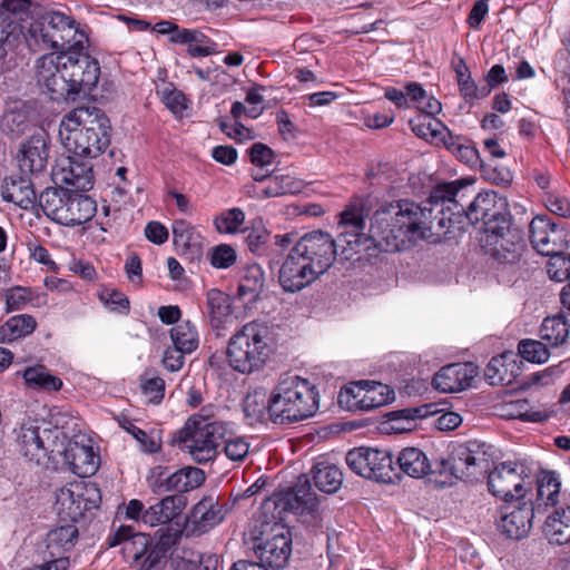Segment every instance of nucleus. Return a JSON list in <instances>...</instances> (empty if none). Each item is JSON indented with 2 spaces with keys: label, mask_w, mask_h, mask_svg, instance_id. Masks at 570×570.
I'll use <instances>...</instances> for the list:
<instances>
[{
  "label": "nucleus",
  "mask_w": 570,
  "mask_h": 570,
  "mask_svg": "<svg viewBox=\"0 0 570 570\" xmlns=\"http://www.w3.org/2000/svg\"><path fill=\"white\" fill-rule=\"evenodd\" d=\"M568 334V324L561 315L546 317L540 327V337L552 346L562 344Z\"/></svg>",
  "instance_id": "49"
},
{
  "label": "nucleus",
  "mask_w": 570,
  "mask_h": 570,
  "mask_svg": "<svg viewBox=\"0 0 570 570\" xmlns=\"http://www.w3.org/2000/svg\"><path fill=\"white\" fill-rule=\"evenodd\" d=\"M546 207L560 217L570 216V200L559 194H548L544 198Z\"/></svg>",
  "instance_id": "63"
},
{
  "label": "nucleus",
  "mask_w": 570,
  "mask_h": 570,
  "mask_svg": "<svg viewBox=\"0 0 570 570\" xmlns=\"http://www.w3.org/2000/svg\"><path fill=\"white\" fill-rule=\"evenodd\" d=\"M205 481L203 470L195 466L183 468L171 474L160 472L150 482L153 493L161 495L166 492L181 494L200 487Z\"/></svg>",
  "instance_id": "20"
},
{
  "label": "nucleus",
  "mask_w": 570,
  "mask_h": 570,
  "mask_svg": "<svg viewBox=\"0 0 570 570\" xmlns=\"http://www.w3.org/2000/svg\"><path fill=\"white\" fill-rule=\"evenodd\" d=\"M227 510L219 505L218 498L204 497L193 509V519L198 529L206 531L220 523Z\"/></svg>",
  "instance_id": "35"
},
{
  "label": "nucleus",
  "mask_w": 570,
  "mask_h": 570,
  "mask_svg": "<svg viewBox=\"0 0 570 570\" xmlns=\"http://www.w3.org/2000/svg\"><path fill=\"white\" fill-rule=\"evenodd\" d=\"M529 234L532 247L543 256L568 249V232L546 216H537L531 220Z\"/></svg>",
  "instance_id": "16"
},
{
  "label": "nucleus",
  "mask_w": 570,
  "mask_h": 570,
  "mask_svg": "<svg viewBox=\"0 0 570 570\" xmlns=\"http://www.w3.org/2000/svg\"><path fill=\"white\" fill-rule=\"evenodd\" d=\"M50 137L45 128H36L32 134L20 142L17 161L23 174L42 173L48 164Z\"/></svg>",
  "instance_id": "18"
},
{
  "label": "nucleus",
  "mask_w": 570,
  "mask_h": 570,
  "mask_svg": "<svg viewBox=\"0 0 570 570\" xmlns=\"http://www.w3.org/2000/svg\"><path fill=\"white\" fill-rule=\"evenodd\" d=\"M141 390L148 402L159 403L165 395V381L159 376L141 379Z\"/></svg>",
  "instance_id": "57"
},
{
  "label": "nucleus",
  "mask_w": 570,
  "mask_h": 570,
  "mask_svg": "<svg viewBox=\"0 0 570 570\" xmlns=\"http://www.w3.org/2000/svg\"><path fill=\"white\" fill-rule=\"evenodd\" d=\"M479 367L471 362L453 363L443 366L433 377V386L443 393H454L468 389L478 375Z\"/></svg>",
  "instance_id": "23"
},
{
  "label": "nucleus",
  "mask_w": 570,
  "mask_h": 570,
  "mask_svg": "<svg viewBox=\"0 0 570 570\" xmlns=\"http://www.w3.org/2000/svg\"><path fill=\"white\" fill-rule=\"evenodd\" d=\"M441 141L452 155L469 167L476 168L482 166L478 149L466 137L453 135L445 130Z\"/></svg>",
  "instance_id": "36"
},
{
  "label": "nucleus",
  "mask_w": 570,
  "mask_h": 570,
  "mask_svg": "<svg viewBox=\"0 0 570 570\" xmlns=\"http://www.w3.org/2000/svg\"><path fill=\"white\" fill-rule=\"evenodd\" d=\"M271 330L258 322H249L229 340L227 357L230 366L243 374L259 370L271 353Z\"/></svg>",
  "instance_id": "7"
},
{
  "label": "nucleus",
  "mask_w": 570,
  "mask_h": 570,
  "mask_svg": "<svg viewBox=\"0 0 570 570\" xmlns=\"http://www.w3.org/2000/svg\"><path fill=\"white\" fill-rule=\"evenodd\" d=\"M30 7V0H0V23L7 21L10 16L27 12Z\"/></svg>",
  "instance_id": "62"
},
{
  "label": "nucleus",
  "mask_w": 570,
  "mask_h": 570,
  "mask_svg": "<svg viewBox=\"0 0 570 570\" xmlns=\"http://www.w3.org/2000/svg\"><path fill=\"white\" fill-rule=\"evenodd\" d=\"M117 421L119 426L122 428L129 434H131L132 438L140 444V449L144 452L156 453L159 450L160 444L154 438V435H150L142 431L141 429H139L138 426H136L130 419L126 416H120L117 419Z\"/></svg>",
  "instance_id": "50"
},
{
  "label": "nucleus",
  "mask_w": 570,
  "mask_h": 570,
  "mask_svg": "<svg viewBox=\"0 0 570 570\" xmlns=\"http://www.w3.org/2000/svg\"><path fill=\"white\" fill-rule=\"evenodd\" d=\"M317 277V272L302 256L295 253V247L293 246L278 273L279 284L284 291L291 293L298 292Z\"/></svg>",
  "instance_id": "21"
},
{
  "label": "nucleus",
  "mask_w": 570,
  "mask_h": 570,
  "mask_svg": "<svg viewBox=\"0 0 570 570\" xmlns=\"http://www.w3.org/2000/svg\"><path fill=\"white\" fill-rule=\"evenodd\" d=\"M269 233L264 227L253 228L245 237L249 250L256 255H263L266 252V244Z\"/></svg>",
  "instance_id": "60"
},
{
  "label": "nucleus",
  "mask_w": 570,
  "mask_h": 570,
  "mask_svg": "<svg viewBox=\"0 0 570 570\" xmlns=\"http://www.w3.org/2000/svg\"><path fill=\"white\" fill-rule=\"evenodd\" d=\"M346 464L356 474L377 482L393 481V460L387 451L371 448H356L347 452Z\"/></svg>",
  "instance_id": "14"
},
{
  "label": "nucleus",
  "mask_w": 570,
  "mask_h": 570,
  "mask_svg": "<svg viewBox=\"0 0 570 570\" xmlns=\"http://www.w3.org/2000/svg\"><path fill=\"white\" fill-rule=\"evenodd\" d=\"M79 537L78 528L73 523H67L50 530L46 537V554L52 559L66 558Z\"/></svg>",
  "instance_id": "31"
},
{
  "label": "nucleus",
  "mask_w": 570,
  "mask_h": 570,
  "mask_svg": "<svg viewBox=\"0 0 570 570\" xmlns=\"http://www.w3.org/2000/svg\"><path fill=\"white\" fill-rule=\"evenodd\" d=\"M170 338L175 347L190 354L199 344L196 326L189 321L181 322L170 330Z\"/></svg>",
  "instance_id": "48"
},
{
  "label": "nucleus",
  "mask_w": 570,
  "mask_h": 570,
  "mask_svg": "<svg viewBox=\"0 0 570 570\" xmlns=\"http://www.w3.org/2000/svg\"><path fill=\"white\" fill-rule=\"evenodd\" d=\"M1 194L6 202L13 203L24 209L36 202L32 183L24 176L7 177L1 185Z\"/></svg>",
  "instance_id": "32"
},
{
  "label": "nucleus",
  "mask_w": 570,
  "mask_h": 570,
  "mask_svg": "<svg viewBox=\"0 0 570 570\" xmlns=\"http://www.w3.org/2000/svg\"><path fill=\"white\" fill-rule=\"evenodd\" d=\"M158 537L155 541H149L145 535H137L136 540L144 547L149 546L142 553H136L135 559L138 560L145 554L142 562L147 563L156 570H161L165 564V560L169 551L177 544L180 534L177 530L175 531H157Z\"/></svg>",
  "instance_id": "24"
},
{
  "label": "nucleus",
  "mask_w": 570,
  "mask_h": 570,
  "mask_svg": "<svg viewBox=\"0 0 570 570\" xmlns=\"http://www.w3.org/2000/svg\"><path fill=\"white\" fill-rule=\"evenodd\" d=\"M519 354L532 363H544L549 358V351L544 343L533 340H523L518 346Z\"/></svg>",
  "instance_id": "54"
},
{
  "label": "nucleus",
  "mask_w": 570,
  "mask_h": 570,
  "mask_svg": "<svg viewBox=\"0 0 570 570\" xmlns=\"http://www.w3.org/2000/svg\"><path fill=\"white\" fill-rule=\"evenodd\" d=\"M217 562L213 554L189 547L175 548L169 558L173 570H216Z\"/></svg>",
  "instance_id": "29"
},
{
  "label": "nucleus",
  "mask_w": 570,
  "mask_h": 570,
  "mask_svg": "<svg viewBox=\"0 0 570 570\" xmlns=\"http://www.w3.org/2000/svg\"><path fill=\"white\" fill-rule=\"evenodd\" d=\"M317 507V497L312 491L309 479L306 475L298 478L291 491L275 494L265 500L262 510L265 515L271 514L273 520H283V513L291 511L296 514L314 512Z\"/></svg>",
  "instance_id": "12"
},
{
  "label": "nucleus",
  "mask_w": 570,
  "mask_h": 570,
  "mask_svg": "<svg viewBox=\"0 0 570 570\" xmlns=\"http://www.w3.org/2000/svg\"><path fill=\"white\" fill-rule=\"evenodd\" d=\"M30 301L29 292L24 287H13L6 293V312L22 309Z\"/></svg>",
  "instance_id": "61"
},
{
  "label": "nucleus",
  "mask_w": 570,
  "mask_h": 570,
  "mask_svg": "<svg viewBox=\"0 0 570 570\" xmlns=\"http://www.w3.org/2000/svg\"><path fill=\"white\" fill-rule=\"evenodd\" d=\"M38 122L39 114L33 102L13 100L6 105L0 118V129L7 137L18 139L28 132L31 135L36 128H41Z\"/></svg>",
  "instance_id": "15"
},
{
  "label": "nucleus",
  "mask_w": 570,
  "mask_h": 570,
  "mask_svg": "<svg viewBox=\"0 0 570 570\" xmlns=\"http://www.w3.org/2000/svg\"><path fill=\"white\" fill-rule=\"evenodd\" d=\"M264 281L265 274L259 265L247 266L238 286V297L246 299V303L256 302L264 287Z\"/></svg>",
  "instance_id": "43"
},
{
  "label": "nucleus",
  "mask_w": 570,
  "mask_h": 570,
  "mask_svg": "<svg viewBox=\"0 0 570 570\" xmlns=\"http://www.w3.org/2000/svg\"><path fill=\"white\" fill-rule=\"evenodd\" d=\"M507 198L493 190L478 194L465 208L466 218L472 225L481 224L483 235L494 230H507L511 223Z\"/></svg>",
  "instance_id": "11"
},
{
  "label": "nucleus",
  "mask_w": 570,
  "mask_h": 570,
  "mask_svg": "<svg viewBox=\"0 0 570 570\" xmlns=\"http://www.w3.org/2000/svg\"><path fill=\"white\" fill-rule=\"evenodd\" d=\"M465 185L462 181H450L436 185L431 194L429 202L431 205L449 204V210L456 209L458 213L464 212V189Z\"/></svg>",
  "instance_id": "37"
},
{
  "label": "nucleus",
  "mask_w": 570,
  "mask_h": 570,
  "mask_svg": "<svg viewBox=\"0 0 570 570\" xmlns=\"http://www.w3.org/2000/svg\"><path fill=\"white\" fill-rule=\"evenodd\" d=\"M433 209L403 199L377 209L371 220L366 244L382 252H399L420 239L429 238L434 228Z\"/></svg>",
  "instance_id": "3"
},
{
  "label": "nucleus",
  "mask_w": 570,
  "mask_h": 570,
  "mask_svg": "<svg viewBox=\"0 0 570 570\" xmlns=\"http://www.w3.org/2000/svg\"><path fill=\"white\" fill-rule=\"evenodd\" d=\"M70 191L71 190L61 187H50L46 188L40 194L39 206L53 222L61 224Z\"/></svg>",
  "instance_id": "42"
},
{
  "label": "nucleus",
  "mask_w": 570,
  "mask_h": 570,
  "mask_svg": "<svg viewBox=\"0 0 570 570\" xmlns=\"http://www.w3.org/2000/svg\"><path fill=\"white\" fill-rule=\"evenodd\" d=\"M268 401H265V396L262 393L255 392L248 394L244 400V412L247 417L255 421H261L265 413H267Z\"/></svg>",
  "instance_id": "56"
},
{
  "label": "nucleus",
  "mask_w": 570,
  "mask_h": 570,
  "mask_svg": "<svg viewBox=\"0 0 570 570\" xmlns=\"http://www.w3.org/2000/svg\"><path fill=\"white\" fill-rule=\"evenodd\" d=\"M413 132L421 138H435L445 134L440 130L441 124L429 116L419 117L416 120L410 121Z\"/></svg>",
  "instance_id": "55"
},
{
  "label": "nucleus",
  "mask_w": 570,
  "mask_h": 570,
  "mask_svg": "<svg viewBox=\"0 0 570 570\" xmlns=\"http://www.w3.org/2000/svg\"><path fill=\"white\" fill-rule=\"evenodd\" d=\"M224 452L229 460L242 462L248 455L249 444L242 436L230 438L225 441Z\"/></svg>",
  "instance_id": "58"
},
{
  "label": "nucleus",
  "mask_w": 570,
  "mask_h": 570,
  "mask_svg": "<svg viewBox=\"0 0 570 570\" xmlns=\"http://www.w3.org/2000/svg\"><path fill=\"white\" fill-rule=\"evenodd\" d=\"M100 501L99 490L94 483H75L57 492L55 509L61 521L75 523L86 511L97 509Z\"/></svg>",
  "instance_id": "13"
},
{
  "label": "nucleus",
  "mask_w": 570,
  "mask_h": 570,
  "mask_svg": "<svg viewBox=\"0 0 570 570\" xmlns=\"http://www.w3.org/2000/svg\"><path fill=\"white\" fill-rule=\"evenodd\" d=\"M312 475L315 487L324 493H335L343 484V472L328 461H320L314 464Z\"/></svg>",
  "instance_id": "39"
},
{
  "label": "nucleus",
  "mask_w": 570,
  "mask_h": 570,
  "mask_svg": "<svg viewBox=\"0 0 570 570\" xmlns=\"http://www.w3.org/2000/svg\"><path fill=\"white\" fill-rule=\"evenodd\" d=\"M366 389L358 387L357 392L353 390H346V395L351 392L355 400V405H358L362 410H373L381 407L394 401V391L389 386L380 382H364Z\"/></svg>",
  "instance_id": "30"
},
{
  "label": "nucleus",
  "mask_w": 570,
  "mask_h": 570,
  "mask_svg": "<svg viewBox=\"0 0 570 570\" xmlns=\"http://www.w3.org/2000/svg\"><path fill=\"white\" fill-rule=\"evenodd\" d=\"M543 533L552 543H570V505L557 509L547 517Z\"/></svg>",
  "instance_id": "38"
},
{
  "label": "nucleus",
  "mask_w": 570,
  "mask_h": 570,
  "mask_svg": "<svg viewBox=\"0 0 570 570\" xmlns=\"http://www.w3.org/2000/svg\"><path fill=\"white\" fill-rule=\"evenodd\" d=\"M171 230L174 246L180 256L190 261L200 258L203 237L190 223L184 219L174 220Z\"/></svg>",
  "instance_id": "25"
},
{
  "label": "nucleus",
  "mask_w": 570,
  "mask_h": 570,
  "mask_svg": "<svg viewBox=\"0 0 570 570\" xmlns=\"http://www.w3.org/2000/svg\"><path fill=\"white\" fill-rule=\"evenodd\" d=\"M534 517L532 502L515 501L501 509V517L498 521L499 531L509 539L520 540L525 538L531 528Z\"/></svg>",
  "instance_id": "19"
},
{
  "label": "nucleus",
  "mask_w": 570,
  "mask_h": 570,
  "mask_svg": "<svg viewBox=\"0 0 570 570\" xmlns=\"http://www.w3.org/2000/svg\"><path fill=\"white\" fill-rule=\"evenodd\" d=\"M264 522L261 531L262 538L255 543L253 549L259 559L258 564L264 568L281 570L283 569L292 552V539L289 530L279 521L273 520Z\"/></svg>",
  "instance_id": "10"
},
{
  "label": "nucleus",
  "mask_w": 570,
  "mask_h": 570,
  "mask_svg": "<svg viewBox=\"0 0 570 570\" xmlns=\"http://www.w3.org/2000/svg\"><path fill=\"white\" fill-rule=\"evenodd\" d=\"M23 380L29 387L35 390L51 392L62 387V381L42 365L27 367L23 372Z\"/></svg>",
  "instance_id": "45"
},
{
  "label": "nucleus",
  "mask_w": 570,
  "mask_h": 570,
  "mask_svg": "<svg viewBox=\"0 0 570 570\" xmlns=\"http://www.w3.org/2000/svg\"><path fill=\"white\" fill-rule=\"evenodd\" d=\"M96 202L86 195L70 191L61 225L75 226L89 222L96 214Z\"/></svg>",
  "instance_id": "33"
},
{
  "label": "nucleus",
  "mask_w": 570,
  "mask_h": 570,
  "mask_svg": "<svg viewBox=\"0 0 570 570\" xmlns=\"http://www.w3.org/2000/svg\"><path fill=\"white\" fill-rule=\"evenodd\" d=\"M365 219L361 208L351 206L340 214L338 239L322 230H314L302 236L294 245L295 253L317 272L324 274L334 263L337 247H342V255L348 259L361 248L368 249L366 235L363 233Z\"/></svg>",
  "instance_id": "4"
},
{
  "label": "nucleus",
  "mask_w": 570,
  "mask_h": 570,
  "mask_svg": "<svg viewBox=\"0 0 570 570\" xmlns=\"http://www.w3.org/2000/svg\"><path fill=\"white\" fill-rule=\"evenodd\" d=\"M320 407L316 386L297 375L282 379L268 399L267 415L273 423L291 424L312 417Z\"/></svg>",
  "instance_id": "6"
},
{
  "label": "nucleus",
  "mask_w": 570,
  "mask_h": 570,
  "mask_svg": "<svg viewBox=\"0 0 570 570\" xmlns=\"http://www.w3.org/2000/svg\"><path fill=\"white\" fill-rule=\"evenodd\" d=\"M303 181L288 174L268 176L266 185L259 190L264 198L279 197L286 194H297L303 189Z\"/></svg>",
  "instance_id": "44"
},
{
  "label": "nucleus",
  "mask_w": 570,
  "mask_h": 570,
  "mask_svg": "<svg viewBox=\"0 0 570 570\" xmlns=\"http://www.w3.org/2000/svg\"><path fill=\"white\" fill-rule=\"evenodd\" d=\"M186 504L187 500L181 494L167 495L145 511L142 523L150 527L169 523L183 512Z\"/></svg>",
  "instance_id": "28"
},
{
  "label": "nucleus",
  "mask_w": 570,
  "mask_h": 570,
  "mask_svg": "<svg viewBox=\"0 0 570 570\" xmlns=\"http://www.w3.org/2000/svg\"><path fill=\"white\" fill-rule=\"evenodd\" d=\"M29 40H33L43 48L65 50H77L82 48L86 35L78 29L76 21L59 11H45L28 30Z\"/></svg>",
  "instance_id": "8"
},
{
  "label": "nucleus",
  "mask_w": 570,
  "mask_h": 570,
  "mask_svg": "<svg viewBox=\"0 0 570 570\" xmlns=\"http://www.w3.org/2000/svg\"><path fill=\"white\" fill-rule=\"evenodd\" d=\"M225 434L226 426L223 422L193 415L180 431V440L194 461L207 463L216 458Z\"/></svg>",
  "instance_id": "9"
},
{
  "label": "nucleus",
  "mask_w": 570,
  "mask_h": 570,
  "mask_svg": "<svg viewBox=\"0 0 570 570\" xmlns=\"http://www.w3.org/2000/svg\"><path fill=\"white\" fill-rule=\"evenodd\" d=\"M100 76V66L89 56L51 52L35 63L37 83L57 102H75L89 96Z\"/></svg>",
  "instance_id": "2"
},
{
  "label": "nucleus",
  "mask_w": 570,
  "mask_h": 570,
  "mask_svg": "<svg viewBox=\"0 0 570 570\" xmlns=\"http://www.w3.org/2000/svg\"><path fill=\"white\" fill-rule=\"evenodd\" d=\"M549 261L547 263V272L551 279L556 282L570 281V254L564 255V252L560 254L548 255Z\"/></svg>",
  "instance_id": "51"
},
{
  "label": "nucleus",
  "mask_w": 570,
  "mask_h": 570,
  "mask_svg": "<svg viewBox=\"0 0 570 570\" xmlns=\"http://www.w3.org/2000/svg\"><path fill=\"white\" fill-rule=\"evenodd\" d=\"M52 177L56 184H63L81 191L89 190L94 185L91 163L75 157L61 160L52 169Z\"/></svg>",
  "instance_id": "22"
},
{
  "label": "nucleus",
  "mask_w": 570,
  "mask_h": 570,
  "mask_svg": "<svg viewBox=\"0 0 570 570\" xmlns=\"http://www.w3.org/2000/svg\"><path fill=\"white\" fill-rule=\"evenodd\" d=\"M37 321L32 315L19 314L9 317L0 325V342L11 343L35 332Z\"/></svg>",
  "instance_id": "41"
},
{
  "label": "nucleus",
  "mask_w": 570,
  "mask_h": 570,
  "mask_svg": "<svg viewBox=\"0 0 570 570\" xmlns=\"http://www.w3.org/2000/svg\"><path fill=\"white\" fill-rule=\"evenodd\" d=\"M244 220V212L239 208H232L217 216L214 224L219 233L233 234L238 230Z\"/></svg>",
  "instance_id": "52"
},
{
  "label": "nucleus",
  "mask_w": 570,
  "mask_h": 570,
  "mask_svg": "<svg viewBox=\"0 0 570 570\" xmlns=\"http://www.w3.org/2000/svg\"><path fill=\"white\" fill-rule=\"evenodd\" d=\"M65 461L70 470L81 478H88L96 473L99 468V456L92 446L69 443L65 450Z\"/></svg>",
  "instance_id": "27"
},
{
  "label": "nucleus",
  "mask_w": 570,
  "mask_h": 570,
  "mask_svg": "<svg viewBox=\"0 0 570 570\" xmlns=\"http://www.w3.org/2000/svg\"><path fill=\"white\" fill-rule=\"evenodd\" d=\"M236 262V252L230 245L220 244L212 249L210 264L216 268H228Z\"/></svg>",
  "instance_id": "59"
},
{
  "label": "nucleus",
  "mask_w": 570,
  "mask_h": 570,
  "mask_svg": "<svg viewBox=\"0 0 570 570\" xmlns=\"http://www.w3.org/2000/svg\"><path fill=\"white\" fill-rule=\"evenodd\" d=\"M157 95L174 114H180L187 108L184 94L177 90L173 83H164L161 88L157 89Z\"/></svg>",
  "instance_id": "53"
},
{
  "label": "nucleus",
  "mask_w": 570,
  "mask_h": 570,
  "mask_svg": "<svg viewBox=\"0 0 570 570\" xmlns=\"http://www.w3.org/2000/svg\"><path fill=\"white\" fill-rule=\"evenodd\" d=\"M400 470L415 479L423 478L431 472V463L426 454L417 448H405L397 456Z\"/></svg>",
  "instance_id": "40"
},
{
  "label": "nucleus",
  "mask_w": 570,
  "mask_h": 570,
  "mask_svg": "<svg viewBox=\"0 0 570 570\" xmlns=\"http://www.w3.org/2000/svg\"><path fill=\"white\" fill-rule=\"evenodd\" d=\"M454 71L456 73L460 94L465 101L472 102L474 100L483 99L489 95L488 88L479 87L471 78L468 66L463 59H460L454 66Z\"/></svg>",
  "instance_id": "47"
},
{
  "label": "nucleus",
  "mask_w": 570,
  "mask_h": 570,
  "mask_svg": "<svg viewBox=\"0 0 570 570\" xmlns=\"http://www.w3.org/2000/svg\"><path fill=\"white\" fill-rule=\"evenodd\" d=\"M561 483L554 472L543 471L539 474L537 481V504L556 505L559 501Z\"/></svg>",
  "instance_id": "46"
},
{
  "label": "nucleus",
  "mask_w": 570,
  "mask_h": 570,
  "mask_svg": "<svg viewBox=\"0 0 570 570\" xmlns=\"http://www.w3.org/2000/svg\"><path fill=\"white\" fill-rule=\"evenodd\" d=\"M206 315L217 334L228 330L233 324L230 297L220 289L212 288L206 293Z\"/></svg>",
  "instance_id": "26"
},
{
  "label": "nucleus",
  "mask_w": 570,
  "mask_h": 570,
  "mask_svg": "<svg viewBox=\"0 0 570 570\" xmlns=\"http://www.w3.org/2000/svg\"><path fill=\"white\" fill-rule=\"evenodd\" d=\"M110 129V121L100 108L86 106L62 117L59 135L75 156L96 158L109 146Z\"/></svg>",
  "instance_id": "5"
},
{
  "label": "nucleus",
  "mask_w": 570,
  "mask_h": 570,
  "mask_svg": "<svg viewBox=\"0 0 570 570\" xmlns=\"http://www.w3.org/2000/svg\"><path fill=\"white\" fill-rule=\"evenodd\" d=\"M14 432L19 451L23 456L39 462L46 455L45 445L39 435V426L33 422H23Z\"/></svg>",
  "instance_id": "34"
},
{
  "label": "nucleus",
  "mask_w": 570,
  "mask_h": 570,
  "mask_svg": "<svg viewBox=\"0 0 570 570\" xmlns=\"http://www.w3.org/2000/svg\"><path fill=\"white\" fill-rule=\"evenodd\" d=\"M494 461L492 445L478 440H469L453 445L445 464L456 479L474 480L488 473L489 491L505 502L519 501L524 498L527 487V469L519 462H501L493 470Z\"/></svg>",
  "instance_id": "1"
},
{
  "label": "nucleus",
  "mask_w": 570,
  "mask_h": 570,
  "mask_svg": "<svg viewBox=\"0 0 570 570\" xmlns=\"http://www.w3.org/2000/svg\"><path fill=\"white\" fill-rule=\"evenodd\" d=\"M482 247L498 264H517L524 250V245L519 233L511 229V223H508L507 230H494L485 234L481 238Z\"/></svg>",
  "instance_id": "17"
},
{
  "label": "nucleus",
  "mask_w": 570,
  "mask_h": 570,
  "mask_svg": "<svg viewBox=\"0 0 570 570\" xmlns=\"http://www.w3.org/2000/svg\"><path fill=\"white\" fill-rule=\"evenodd\" d=\"M274 151L266 145L256 142L250 148V161L257 167H265L273 163Z\"/></svg>",
  "instance_id": "64"
}]
</instances>
